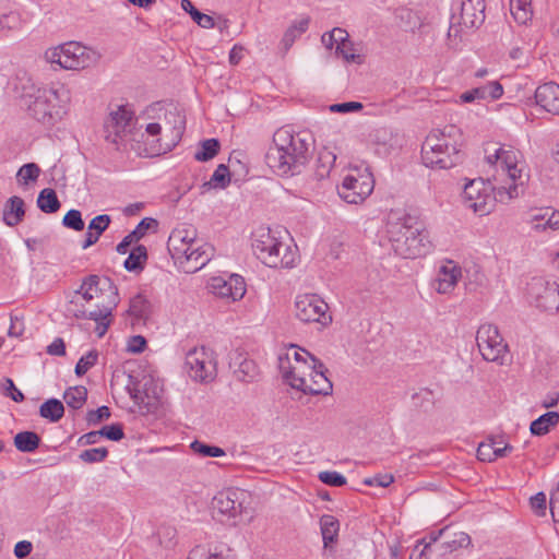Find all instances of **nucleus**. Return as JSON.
<instances>
[{"label": "nucleus", "instance_id": "obj_36", "mask_svg": "<svg viewBox=\"0 0 559 559\" xmlns=\"http://www.w3.org/2000/svg\"><path fill=\"white\" fill-rule=\"evenodd\" d=\"M64 415V406L58 399H48L39 407V416L51 423L59 421Z\"/></svg>", "mask_w": 559, "mask_h": 559}, {"label": "nucleus", "instance_id": "obj_57", "mask_svg": "<svg viewBox=\"0 0 559 559\" xmlns=\"http://www.w3.org/2000/svg\"><path fill=\"white\" fill-rule=\"evenodd\" d=\"M21 26V17L16 12H9L0 15V29H16Z\"/></svg>", "mask_w": 559, "mask_h": 559}, {"label": "nucleus", "instance_id": "obj_46", "mask_svg": "<svg viewBox=\"0 0 559 559\" xmlns=\"http://www.w3.org/2000/svg\"><path fill=\"white\" fill-rule=\"evenodd\" d=\"M230 182V174L229 169L225 164H219L215 171L213 173L209 182L204 183V187H214V188H226Z\"/></svg>", "mask_w": 559, "mask_h": 559}, {"label": "nucleus", "instance_id": "obj_59", "mask_svg": "<svg viewBox=\"0 0 559 559\" xmlns=\"http://www.w3.org/2000/svg\"><path fill=\"white\" fill-rule=\"evenodd\" d=\"M531 508L537 516L546 515L547 511V499L544 492H538L533 496L530 500Z\"/></svg>", "mask_w": 559, "mask_h": 559}, {"label": "nucleus", "instance_id": "obj_24", "mask_svg": "<svg viewBox=\"0 0 559 559\" xmlns=\"http://www.w3.org/2000/svg\"><path fill=\"white\" fill-rule=\"evenodd\" d=\"M460 24L466 28L478 27L485 21V0H462Z\"/></svg>", "mask_w": 559, "mask_h": 559}, {"label": "nucleus", "instance_id": "obj_44", "mask_svg": "<svg viewBox=\"0 0 559 559\" xmlns=\"http://www.w3.org/2000/svg\"><path fill=\"white\" fill-rule=\"evenodd\" d=\"M221 148L217 139H207L201 142V148L194 154V158L199 162H207L214 158Z\"/></svg>", "mask_w": 559, "mask_h": 559}, {"label": "nucleus", "instance_id": "obj_37", "mask_svg": "<svg viewBox=\"0 0 559 559\" xmlns=\"http://www.w3.org/2000/svg\"><path fill=\"white\" fill-rule=\"evenodd\" d=\"M179 237V231H171L168 237L167 249L175 262L183 265V259L190 251V247L186 246Z\"/></svg>", "mask_w": 559, "mask_h": 559}, {"label": "nucleus", "instance_id": "obj_43", "mask_svg": "<svg viewBox=\"0 0 559 559\" xmlns=\"http://www.w3.org/2000/svg\"><path fill=\"white\" fill-rule=\"evenodd\" d=\"M330 33L334 34V40L336 41V57H342L345 61H349V34L347 31L335 27Z\"/></svg>", "mask_w": 559, "mask_h": 559}, {"label": "nucleus", "instance_id": "obj_28", "mask_svg": "<svg viewBox=\"0 0 559 559\" xmlns=\"http://www.w3.org/2000/svg\"><path fill=\"white\" fill-rule=\"evenodd\" d=\"M110 223L111 217L108 214H100L95 216L87 226V233L85 234L82 248L87 249L88 247L95 245L102 234L109 227Z\"/></svg>", "mask_w": 559, "mask_h": 559}, {"label": "nucleus", "instance_id": "obj_21", "mask_svg": "<svg viewBox=\"0 0 559 559\" xmlns=\"http://www.w3.org/2000/svg\"><path fill=\"white\" fill-rule=\"evenodd\" d=\"M165 123L168 133L165 134L166 142L159 144L157 154L170 152L181 141L186 129V116L177 108L165 112Z\"/></svg>", "mask_w": 559, "mask_h": 559}, {"label": "nucleus", "instance_id": "obj_35", "mask_svg": "<svg viewBox=\"0 0 559 559\" xmlns=\"http://www.w3.org/2000/svg\"><path fill=\"white\" fill-rule=\"evenodd\" d=\"M40 442V437L34 431H21L14 437L15 448L25 453H31L37 450Z\"/></svg>", "mask_w": 559, "mask_h": 559}, {"label": "nucleus", "instance_id": "obj_15", "mask_svg": "<svg viewBox=\"0 0 559 559\" xmlns=\"http://www.w3.org/2000/svg\"><path fill=\"white\" fill-rule=\"evenodd\" d=\"M85 47L78 43H67L46 52V58L51 63H57L67 70L84 69L88 66L85 58Z\"/></svg>", "mask_w": 559, "mask_h": 559}, {"label": "nucleus", "instance_id": "obj_2", "mask_svg": "<svg viewBox=\"0 0 559 559\" xmlns=\"http://www.w3.org/2000/svg\"><path fill=\"white\" fill-rule=\"evenodd\" d=\"M385 237L396 255L404 259L425 257L433 250L429 230L417 216L405 210H391L385 221Z\"/></svg>", "mask_w": 559, "mask_h": 559}, {"label": "nucleus", "instance_id": "obj_19", "mask_svg": "<svg viewBox=\"0 0 559 559\" xmlns=\"http://www.w3.org/2000/svg\"><path fill=\"white\" fill-rule=\"evenodd\" d=\"M82 300L83 298L81 290H75L67 305V313L74 317L75 319H87L95 321V332L98 337H103L106 334L111 321H103V314L100 312H95L94 310H87Z\"/></svg>", "mask_w": 559, "mask_h": 559}, {"label": "nucleus", "instance_id": "obj_6", "mask_svg": "<svg viewBox=\"0 0 559 559\" xmlns=\"http://www.w3.org/2000/svg\"><path fill=\"white\" fill-rule=\"evenodd\" d=\"M79 290L82 293V298L86 304L95 302V312H100L103 321H111L114 309L118 306L120 298L118 287L112 280L107 276L88 275L86 276Z\"/></svg>", "mask_w": 559, "mask_h": 559}, {"label": "nucleus", "instance_id": "obj_1", "mask_svg": "<svg viewBox=\"0 0 559 559\" xmlns=\"http://www.w3.org/2000/svg\"><path fill=\"white\" fill-rule=\"evenodd\" d=\"M314 148L309 132H294L288 127L277 129L272 145L265 154V163L278 176H294L301 173Z\"/></svg>", "mask_w": 559, "mask_h": 559}, {"label": "nucleus", "instance_id": "obj_12", "mask_svg": "<svg viewBox=\"0 0 559 559\" xmlns=\"http://www.w3.org/2000/svg\"><path fill=\"white\" fill-rule=\"evenodd\" d=\"M527 297L536 308L544 311L559 310V285L544 277H533L527 283Z\"/></svg>", "mask_w": 559, "mask_h": 559}, {"label": "nucleus", "instance_id": "obj_30", "mask_svg": "<svg viewBox=\"0 0 559 559\" xmlns=\"http://www.w3.org/2000/svg\"><path fill=\"white\" fill-rule=\"evenodd\" d=\"M320 528L324 549H331L333 544L337 542L340 530L338 520L334 515L323 514L320 518Z\"/></svg>", "mask_w": 559, "mask_h": 559}, {"label": "nucleus", "instance_id": "obj_32", "mask_svg": "<svg viewBox=\"0 0 559 559\" xmlns=\"http://www.w3.org/2000/svg\"><path fill=\"white\" fill-rule=\"evenodd\" d=\"M128 313L136 320L146 321L152 314V304L144 295L138 294L131 298Z\"/></svg>", "mask_w": 559, "mask_h": 559}, {"label": "nucleus", "instance_id": "obj_29", "mask_svg": "<svg viewBox=\"0 0 559 559\" xmlns=\"http://www.w3.org/2000/svg\"><path fill=\"white\" fill-rule=\"evenodd\" d=\"M25 216V203L20 197H11L3 209V221L10 226L14 227L19 225Z\"/></svg>", "mask_w": 559, "mask_h": 559}, {"label": "nucleus", "instance_id": "obj_9", "mask_svg": "<svg viewBox=\"0 0 559 559\" xmlns=\"http://www.w3.org/2000/svg\"><path fill=\"white\" fill-rule=\"evenodd\" d=\"M476 343L481 357L499 365L504 364L508 354V345L504 343L496 325L481 324L476 333Z\"/></svg>", "mask_w": 559, "mask_h": 559}, {"label": "nucleus", "instance_id": "obj_18", "mask_svg": "<svg viewBox=\"0 0 559 559\" xmlns=\"http://www.w3.org/2000/svg\"><path fill=\"white\" fill-rule=\"evenodd\" d=\"M210 286L214 295L230 301H237L246 294L245 280L238 274L229 275L228 280L222 276L213 277Z\"/></svg>", "mask_w": 559, "mask_h": 559}, {"label": "nucleus", "instance_id": "obj_58", "mask_svg": "<svg viewBox=\"0 0 559 559\" xmlns=\"http://www.w3.org/2000/svg\"><path fill=\"white\" fill-rule=\"evenodd\" d=\"M173 231H179V239L182 240L186 246H189L190 249L198 242L197 230L192 226H181L175 228Z\"/></svg>", "mask_w": 559, "mask_h": 559}, {"label": "nucleus", "instance_id": "obj_27", "mask_svg": "<svg viewBox=\"0 0 559 559\" xmlns=\"http://www.w3.org/2000/svg\"><path fill=\"white\" fill-rule=\"evenodd\" d=\"M233 361L234 366H237L234 369V374L238 381L251 383L258 380L260 371L254 360L242 354H237Z\"/></svg>", "mask_w": 559, "mask_h": 559}, {"label": "nucleus", "instance_id": "obj_54", "mask_svg": "<svg viewBox=\"0 0 559 559\" xmlns=\"http://www.w3.org/2000/svg\"><path fill=\"white\" fill-rule=\"evenodd\" d=\"M318 478L325 485L332 487H340L346 485V477L337 472L324 471L320 472Z\"/></svg>", "mask_w": 559, "mask_h": 559}, {"label": "nucleus", "instance_id": "obj_47", "mask_svg": "<svg viewBox=\"0 0 559 559\" xmlns=\"http://www.w3.org/2000/svg\"><path fill=\"white\" fill-rule=\"evenodd\" d=\"M471 537L464 532H457L453 535V538L447 540L440 545L443 552H452L459 548L468 547L471 545Z\"/></svg>", "mask_w": 559, "mask_h": 559}, {"label": "nucleus", "instance_id": "obj_51", "mask_svg": "<svg viewBox=\"0 0 559 559\" xmlns=\"http://www.w3.org/2000/svg\"><path fill=\"white\" fill-rule=\"evenodd\" d=\"M98 358L97 350H90L86 355L82 356L75 365V374L78 377L84 376L88 369L96 365Z\"/></svg>", "mask_w": 559, "mask_h": 559}, {"label": "nucleus", "instance_id": "obj_41", "mask_svg": "<svg viewBox=\"0 0 559 559\" xmlns=\"http://www.w3.org/2000/svg\"><path fill=\"white\" fill-rule=\"evenodd\" d=\"M87 399V390L83 385L69 388L63 393V400L67 405L73 409L81 408Z\"/></svg>", "mask_w": 559, "mask_h": 559}, {"label": "nucleus", "instance_id": "obj_42", "mask_svg": "<svg viewBox=\"0 0 559 559\" xmlns=\"http://www.w3.org/2000/svg\"><path fill=\"white\" fill-rule=\"evenodd\" d=\"M510 10L518 23L525 24L532 16L531 0H510Z\"/></svg>", "mask_w": 559, "mask_h": 559}, {"label": "nucleus", "instance_id": "obj_61", "mask_svg": "<svg viewBox=\"0 0 559 559\" xmlns=\"http://www.w3.org/2000/svg\"><path fill=\"white\" fill-rule=\"evenodd\" d=\"M477 457L483 462H492L496 460L492 442H481L477 449Z\"/></svg>", "mask_w": 559, "mask_h": 559}, {"label": "nucleus", "instance_id": "obj_38", "mask_svg": "<svg viewBox=\"0 0 559 559\" xmlns=\"http://www.w3.org/2000/svg\"><path fill=\"white\" fill-rule=\"evenodd\" d=\"M395 19L399 21L400 27L404 31L413 32L421 25L420 17L417 12L409 8L396 9Z\"/></svg>", "mask_w": 559, "mask_h": 559}, {"label": "nucleus", "instance_id": "obj_34", "mask_svg": "<svg viewBox=\"0 0 559 559\" xmlns=\"http://www.w3.org/2000/svg\"><path fill=\"white\" fill-rule=\"evenodd\" d=\"M37 206L46 214H53L59 211L61 203L53 189L45 188L38 194Z\"/></svg>", "mask_w": 559, "mask_h": 559}, {"label": "nucleus", "instance_id": "obj_26", "mask_svg": "<svg viewBox=\"0 0 559 559\" xmlns=\"http://www.w3.org/2000/svg\"><path fill=\"white\" fill-rule=\"evenodd\" d=\"M158 226V222L152 217L143 218L136 227L129 233L118 245L117 252L120 254H126L128 252L129 247L133 243L142 239L148 230H155Z\"/></svg>", "mask_w": 559, "mask_h": 559}, {"label": "nucleus", "instance_id": "obj_55", "mask_svg": "<svg viewBox=\"0 0 559 559\" xmlns=\"http://www.w3.org/2000/svg\"><path fill=\"white\" fill-rule=\"evenodd\" d=\"M110 417L109 407L103 405L97 409L88 411L86 414V421L88 426H97L103 420H106Z\"/></svg>", "mask_w": 559, "mask_h": 559}, {"label": "nucleus", "instance_id": "obj_25", "mask_svg": "<svg viewBox=\"0 0 559 559\" xmlns=\"http://www.w3.org/2000/svg\"><path fill=\"white\" fill-rule=\"evenodd\" d=\"M214 248L211 245H194L183 259L185 272L193 273L206 265L213 257Z\"/></svg>", "mask_w": 559, "mask_h": 559}, {"label": "nucleus", "instance_id": "obj_52", "mask_svg": "<svg viewBox=\"0 0 559 559\" xmlns=\"http://www.w3.org/2000/svg\"><path fill=\"white\" fill-rule=\"evenodd\" d=\"M477 88L481 99H498L503 94L502 85L497 81L489 82L483 86H478Z\"/></svg>", "mask_w": 559, "mask_h": 559}, {"label": "nucleus", "instance_id": "obj_20", "mask_svg": "<svg viewBox=\"0 0 559 559\" xmlns=\"http://www.w3.org/2000/svg\"><path fill=\"white\" fill-rule=\"evenodd\" d=\"M374 188V179L365 164L352 166V204H358L368 198Z\"/></svg>", "mask_w": 559, "mask_h": 559}, {"label": "nucleus", "instance_id": "obj_3", "mask_svg": "<svg viewBox=\"0 0 559 559\" xmlns=\"http://www.w3.org/2000/svg\"><path fill=\"white\" fill-rule=\"evenodd\" d=\"M15 91L27 107L29 116L47 128L53 127L66 115L69 91L58 87L37 86L28 76L17 79Z\"/></svg>", "mask_w": 559, "mask_h": 559}, {"label": "nucleus", "instance_id": "obj_14", "mask_svg": "<svg viewBox=\"0 0 559 559\" xmlns=\"http://www.w3.org/2000/svg\"><path fill=\"white\" fill-rule=\"evenodd\" d=\"M328 310V304L314 294L300 295L295 301V316L304 323L329 324L332 318Z\"/></svg>", "mask_w": 559, "mask_h": 559}, {"label": "nucleus", "instance_id": "obj_13", "mask_svg": "<svg viewBox=\"0 0 559 559\" xmlns=\"http://www.w3.org/2000/svg\"><path fill=\"white\" fill-rule=\"evenodd\" d=\"M301 350L311 359L312 366H308V368L310 369L308 378L295 379L293 388L304 392L305 394H330L333 385L332 382L325 376L326 370L324 368V365L306 349Z\"/></svg>", "mask_w": 559, "mask_h": 559}, {"label": "nucleus", "instance_id": "obj_22", "mask_svg": "<svg viewBox=\"0 0 559 559\" xmlns=\"http://www.w3.org/2000/svg\"><path fill=\"white\" fill-rule=\"evenodd\" d=\"M462 277V269L453 261H447L439 267L435 289L439 294H449L456 286L459 280Z\"/></svg>", "mask_w": 559, "mask_h": 559}, {"label": "nucleus", "instance_id": "obj_40", "mask_svg": "<svg viewBox=\"0 0 559 559\" xmlns=\"http://www.w3.org/2000/svg\"><path fill=\"white\" fill-rule=\"evenodd\" d=\"M335 162L336 155L333 152L326 148L320 151L316 164V177L318 179L328 177Z\"/></svg>", "mask_w": 559, "mask_h": 559}, {"label": "nucleus", "instance_id": "obj_48", "mask_svg": "<svg viewBox=\"0 0 559 559\" xmlns=\"http://www.w3.org/2000/svg\"><path fill=\"white\" fill-rule=\"evenodd\" d=\"M191 449L195 453H198L204 457H219V456L225 455L224 449L216 447V445L206 444V443L200 442L198 440H195L191 443Z\"/></svg>", "mask_w": 559, "mask_h": 559}, {"label": "nucleus", "instance_id": "obj_45", "mask_svg": "<svg viewBox=\"0 0 559 559\" xmlns=\"http://www.w3.org/2000/svg\"><path fill=\"white\" fill-rule=\"evenodd\" d=\"M40 175V168L35 163L24 164L16 173V180L19 185L26 186L29 182H35Z\"/></svg>", "mask_w": 559, "mask_h": 559}, {"label": "nucleus", "instance_id": "obj_10", "mask_svg": "<svg viewBox=\"0 0 559 559\" xmlns=\"http://www.w3.org/2000/svg\"><path fill=\"white\" fill-rule=\"evenodd\" d=\"M367 131L362 123L355 124L356 138L371 145L378 155L386 156L401 146V135L391 128L380 127Z\"/></svg>", "mask_w": 559, "mask_h": 559}, {"label": "nucleus", "instance_id": "obj_39", "mask_svg": "<svg viewBox=\"0 0 559 559\" xmlns=\"http://www.w3.org/2000/svg\"><path fill=\"white\" fill-rule=\"evenodd\" d=\"M309 23L310 19L304 17L300 21L295 22L290 27L287 28L281 41L285 52L293 46L296 38L308 29Z\"/></svg>", "mask_w": 559, "mask_h": 559}, {"label": "nucleus", "instance_id": "obj_17", "mask_svg": "<svg viewBox=\"0 0 559 559\" xmlns=\"http://www.w3.org/2000/svg\"><path fill=\"white\" fill-rule=\"evenodd\" d=\"M245 496V491L238 489L229 488L222 490L212 500L213 510L222 515H226L228 519H233V524L235 525L236 519L242 513Z\"/></svg>", "mask_w": 559, "mask_h": 559}, {"label": "nucleus", "instance_id": "obj_7", "mask_svg": "<svg viewBox=\"0 0 559 559\" xmlns=\"http://www.w3.org/2000/svg\"><path fill=\"white\" fill-rule=\"evenodd\" d=\"M257 258L269 267H293L297 260L296 250L283 243L271 234L270 229L262 230L252 242Z\"/></svg>", "mask_w": 559, "mask_h": 559}, {"label": "nucleus", "instance_id": "obj_16", "mask_svg": "<svg viewBox=\"0 0 559 559\" xmlns=\"http://www.w3.org/2000/svg\"><path fill=\"white\" fill-rule=\"evenodd\" d=\"M132 119L133 111L124 105H120L116 110H111L104 122L105 140L117 145L126 134Z\"/></svg>", "mask_w": 559, "mask_h": 559}, {"label": "nucleus", "instance_id": "obj_5", "mask_svg": "<svg viewBox=\"0 0 559 559\" xmlns=\"http://www.w3.org/2000/svg\"><path fill=\"white\" fill-rule=\"evenodd\" d=\"M493 195L488 192L481 180H472L465 185L462 201L465 207L473 210L479 216L488 215L496 205V202L506 203L519 197L518 186H493Z\"/></svg>", "mask_w": 559, "mask_h": 559}, {"label": "nucleus", "instance_id": "obj_4", "mask_svg": "<svg viewBox=\"0 0 559 559\" xmlns=\"http://www.w3.org/2000/svg\"><path fill=\"white\" fill-rule=\"evenodd\" d=\"M461 131L455 126L431 131L421 145V159L430 168L449 169L463 160Z\"/></svg>", "mask_w": 559, "mask_h": 559}, {"label": "nucleus", "instance_id": "obj_60", "mask_svg": "<svg viewBox=\"0 0 559 559\" xmlns=\"http://www.w3.org/2000/svg\"><path fill=\"white\" fill-rule=\"evenodd\" d=\"M147 346L146 338L142 335H133L128 341L127 350L132 354H141Z\"/></svg>", "mask_w": 559, "mask_h": 559}, {"label": "nucleus", "instance_id": "obj_53", "mask_svg": "<svg viewBox=\"0 0 559 559\" xmlns=\"http://www.w3.org/2000/svg\"><path fill=\"white\" fill-rule=\"evenodd\" d=\"M98 433L100 438H106L111 441H120L124 438L123 426L118 423L102 427Z\"/></svg>", "mask_w": 559, "mask_h": 559}, {"label": "nucleus", "instance_id": "obj_11", "mask_svg": "<svg viewBox=\"0 0 559 559\" xmlns=\"http://www.w3.org/2000/svg\"><path fill=\"white\" fill-rule=\"evenodd\" d=\"M186 367L189 377L201 383L212 382L217 374L213 353L204 346L190 349L186 355Z\"/></svg>", "mask_w": 559, "mask_h": 559}, {"label": "nucleus", "instance_id": "obj_64", "mask_svg": "<svg viewBox=\"0 0 559 559\" xmlns=\"http://www.w3.org/2000/svg\"><path fill=\"white\" fill-rule=\"evenodd\" d=\"M549 509L555 522H559V480L550 492Z\"/></svg>", "mask_w": 559, "mask_h": 559}, {"label": "nucleus", "instance_id": "obj_8", "mask_svg": "<svg viewBox=\"0 0 559 559\" xmlns=\"http://www.w3.org/2000/svg\"><path fill=\"white\" fill-rule=\"evenodd\" d=\"M521 153L512 146H500L495 154L487 155V162L495 165L500 177L506 176L510 185L523 186L527 179L523 167L519 166Z\"/></svg>", "mask_w": 559, "mask_h": 559}, {"label": "nucleus", "instance_id": "obj_62", "mask_svg": "<svg viewBox=\"0 0 559 559\" xmlns=\"http://www.w3.org/2000/svg\"><path fill=\"white\" fill-rule=\"evenodd\" d=\"M294 365L292 364V357L289 353L281 354L278 356V369L282 373L283 379H288L294 369Z\"/></svg>", "mask_w": 559, "mask_h": 559}, {"label": "nucleus", "instance_id": "obj_49", "mask_svg": "<svg viewBox=\"0 0 559 559\" xmlns=\"http://www.w3.org/2000/svg\"><path fill=\"white\" fill-rule=\"evenodd\" d=\"M107 456L108 450L104 447L84 450L79 455L81 461L88 464L104 462Z\"/></svg>", "mask_w": 559, "mask_h": 559}, {"label": "nucleus", "instance_id": "obj_63", "mask_svg": "<svg viewBox=\"0 0 559 559\" xmlns=\"http://www.w3.org/2000/svg\"><path fill=\"white\" fill-rule=\"evenodd\" d=\"M187 559H223L219 554H211L204 546H195L190 550Z\"/></svg>", "mask_w": 559, "mask_h": 559}, {"label": "nucleus", "instance_id": "obj_33", "mask_svg": "<svg viewBox=\"0 0 559 559\" xmlns=\"http://www.w3.org/2000/svg\"><path fill=\"white\" fill-rule=\"evenodd\" d=\"M558 423L559 413L547 412L532 421L530 430L534 436H544L550 430L551 427H555Z\"/></svg>", "mask_w": 559, "mask_h": 559}, {"label": "nucleus", "instance_id": "obj_56", "mask_svg": "<svg viewBox=\"0 0 559 559\" xmlns=\"http://www.w3.org/2000/svg\"><path fill=\"white\" fill-rule=\"evenodd\" d=\"M394 481L392 474H377L372 477H367L362 480V484L370 487L386 488Z\"/></svg>", "mask_w": 559, "mask_h": 559}, {"label": "nucleus", "instance_id": "obj_31", "mask_svg": "<svg viewBox=\"0 0 559 559\" xmlns=\"http://www.w3.org/2000/svg\"><path fill=\"white\" fill-rule=\"evenodd\" d=\"M147 249L144 245L135 246L124 260L123 266L129 272H141L144 270L147 261Z\"/></svg>", "mask_w": 559, "mask_h": 559}, {"label": "nucleus", "instance_id": "obj_23", "mask_svg": "<svg viewBox=\"0 0 559 559\" xmlns=\"http://www.w3.org/2000/svg\"><path fill=\"white\" fill-rule=\"evenodd\" d=\"M535 103L545 111L559 115V84L548 82L539 85L535 91Z\"/></svg>", "mask_w": 559, "mask_h": 559}, {"label": "nucleus", "instance_id": "obj_50", "mask_svg": "<svg viewBox=\"0 0 559 559\" xmlns=\"http://www.w3.org/2000/svg\"><path fill=\"white\" fill-rule=\"evenodd\" d=\"M62 225L66 228H69V229L75 230V231L83 230L84 226H85L81 212L79 210H74V209H72L66 213V215L62 218Z\"/></svg>", "mask_w": 559, "mask_h": 559}]
</instances>
